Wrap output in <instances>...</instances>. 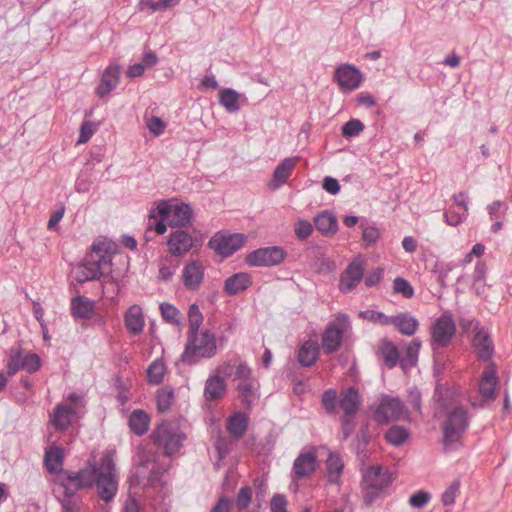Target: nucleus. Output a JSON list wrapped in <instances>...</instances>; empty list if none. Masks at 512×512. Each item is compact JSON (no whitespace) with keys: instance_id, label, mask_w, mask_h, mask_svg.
<instances>
[{"instance_id":"f257e3e1","label":"nucleus","mask_w":512,"mask_h":512,"mask_svg":"<svg viewBox=\"0 0 512 512\" xmlns=\"http://www.w3.org/2000/svg\"><path fill=\"white\" fill-rule=\"evenodd\" d=\"M65 478L60 480L64 488V497L61 501L63 512H77L74 495L82 489L96 486L97 496L104 502H111L118 492V476L114 459L111 454L105 453L99 461L88 460L76 472H63Z\"/></svg>"},{"instance_id":"f03ea898","label":"nucleus","mask_w":512,"mask_h":512,"mask_svg":"<svg viewBox=\"0 0 512 512\" xmlns=\"http://www.w3.org/2000/svg\"><path fill=\"white\" fill-rule=\"evenodd\" d=\"M470 421L468 410L462 405L455 406L446 412V417L441 424V443L445 452L456 451L462 447Z\"/></svg>"},{"instance_id":"7ed1b4c3","label":"nucleus","mask_w":512,"mask_h":512,"mask_svg":"<svg viewBox=\"0 0 512 512\" xmlns=\"http://www.w3.org/2000/svg\"><path fill=\"white\" fill-rule=\"evenodd\" d=\"M217 353L215 334L204 329L193 335H187L184 350L179 361L186 366H194L202 359H211Z\"/></svg>"},{"instance_id":"20e7f679","label":"nucleus","mask_w":512,"mask_h":512,"mask_svg":"<svg viewBox=\"0 0 512 512\" xmlns=\"http://www.w3.org/2000/svg\"><path fill=\"white\" fill-rule=\"evenodd\" d=\"M112 256L108 252L106 244L102 241L93 242L91 252L77 266L75 280L79 284L99 279L103 275L106 266H110Z\"/></svg>"},{"instance_id":"39448f33","label":"nucleus","mask_w":512,"mask_h":512,"mask_svg":"<svg viewBox=\"0 0 512 512\" xmlns=\"http://www.w3.org/2000/svg\"><path fill=\"white\" fill-rule=\"evenodd\" d=\"M392 483L390 472L382 466H369L362 470V496L366 506H371L386 494Z\"/></svg>"},{"instance_id":"423d86ee","label":"nucleus","mask_w":512,"mask_h":512,"mask_svg":"<svg viewBox=\"0 0 512 512\" xmlns=\"http://www.w3.org/2000/svg\"><path fill=\"white\" fill-rule=\"evenodd\" d=\"M151 438L165 456L171 457L181 449L187 436L178 423L164 420L154 428Z\"/></svg>"},{"instance_id":"0eeeda50","label":"nucleus","mask_w":512,"mask_h":512,"mask_svg":"<svg viewBox=\"0 0 512 512\" xmlns=\"http://www.w3.org/2000/svg\"><path fill=\"white\" fill-rule=\"evenodd\" d=\"M456 333V324L450 313H444L433 323L431 327V347L434 354V361L438 350L447 347Z\"/></svg>"},{"instance_id":"6e6552de","label":"nucleus","mask_w":512,"mask_h":512,"mask_svg":"<svg viewBox=\"0 0 512 512\" xmlns=\"http://www.w3.org/2000/svg\"><path fill=\"white\" fill-rule=\"evenodd\" d=\"M407 416L408 411L400 398L389 395L381 397L374 411V419L380 425L405 419Z\"/></svg>"},{"instance_id":"1a4fd4ad","label":"nucleus","mask_w":512,"mask_h":512,"mask_svg":"<svg viewBox=\"0 0 512 512\" xmlns=\"http://www.w3.org/2000/svg\"><path fill=\"white\" fill-rule=\"evenodd\" d=\"M287 252L280 246L257 248L245 257V263L250 267H272L281 264Z\"/></svg>"},{"instance_id":"9d476101","label":"nucleus","mask_w":512,"mask_h":512,"mask_svg":"<svg viewBox=\"0 0 512 512\" xmlns=\"http://www.w3.org/2000/svg\"><path fill=\"white\" fill-rule=\"evenodd\" d=\"M247 241L243 233H226L219 231L209 240L208 246L222 257H229L239 250Z\"/></svg>"},{"instance_id":"9b49d317","label":"nucleus","mask_w":512,"mask_h":512,"mask_svg":"<svg viewBox=\"0 0 512 512\" xmlns=\"http://www.w3.org/2000/svg\"><path fill=\"white\" fill-rule=\"evenodd\" d=\"M348 324L347 314H339L335 321L328 324L322 335V346L327 354H333L340 348Z\"/></svg>"},{"instance_id":"f8f14e48","label":"nucleus","mask_w":512,"mask_h":512,"mask_svg":"<svg viewBox=\"0 0 512 512\" xmlns=\"http://www.w3.org/2000/svg\"><path fill=\"white\" fill-rule=\"evenodd\" d=\"M170 213V202L161 200L151 207L149 210V217L147 221V230L155 231L157 234L162 235L167 231L168 218Z\"/></svg>"},{"instance_id":"ddd939ff","label":"nucleus","mask_w":512,"mask_h":512,"mask_svg":"<svg viewBox=\"0 0 512 512\" xmlns=\"http://www.w3.org/2000/svg\"><path fill=\"white\" fill-rule=\"evenodd\" d=\"M158 464L152 458L142 455L139 464L135 467L131 475V481L136 485H145L159 479L160 474L157 470Z\"/></svg>"},{"instance_id":"4468645a","label":"nucleus","mask_w":512,"mask_h":512,"mask_svg":"<svg viewBox=\"0 0 512 512\" xmlns=\"http://www.w3.org/2000/svg\"><path fill=\"white\" fill-rule=\"evenodd\" d=\"M335 79L344 93L357 89L363 79L358 68L351 64L340 65L335 71Z\"/></svg>"},{"instance_id":"2eb2a0df","label":"nucleus","mask_w":512,"mask_h":512,"mask_svg":"<svg viewBox=\"0 0 512 512\" xmlns=\"http://www.w3.org/2000/svg\"><path fill=\"white\" fill-rule=\"evenodd\" d=\"M471 346L481 362H488L494 356V343L489 330L485 327L473 335Z\"/></svg>"},{"instance_id":"dca6fc26","label":"nucleus","mask_w":512,"mask_h":512,"mask_svg":"<svg viewBox=\"0 0 512 512\" xmlns=\"http://www.w3.org/2000/svg\"><path fill=\"white\" fill-rule=\"evenodd\" d=\"M167 246L171 256L182 257L193 248L194 239L188 231L176 229L170 232Z\"/></svg>"},{"instance_id":"f3484780","label":"nucleus","mask_w":512,"mask_h":512,"mask_svg":"<svg viewBox=\"0 0 512 512\" xmlns=\"http://www.w3.org/2000/svg\"><path fill=\"white\" fill-rule=\"evenodd\" d=\"M364 276V266L360 261H352L341 273L339 279V290L342 293L353 291L361 282Z\"/></svg>"},{"instance_id":"a211bd4d","label":"nucleus","mask_w":512,"mask_h":512,"mask_svg":"<svg viewBox=\"0 0 512 512\" xmlns=\"http://www.w3.org/2000/svg\"><path fill=\"white\" fill-rule=\"evenodd\" d=\"M458 397V388L446 384H437L433 394L434 402L441 412H448L458 406Z\"/></svg>"},{"instance_id":"6ab92c4d","label":"nucleus","mask_w":512,"mask_h":512,"mask_svg":"<svg viewBox=\"0 0 512 512\" xmlns=\"http://www.w3.org/2000/svg\"><path fill=\"white\" fill-rule=\"evenodd\" d=\"M204 279V266L199 260L188 262L182 270V280L188 290H198Z\"/></svg>"},{"instance_id":"aec40b11","label":"nucleus","mask_w":512,"mask_h":512,"mask_svg":"<svg viewBox=\"0 0 512 512\" xmlns=\"http://www.w3.org/2000/svg\"><path fill=\"white\" fill-rule=\"evenodd\" d=\"M317 455L313 450L301 452L293 462L292 472L298 479L310 476L316 470Z\"/></svg>"},{"instance_id":"412c9836","label":"nucleus","mask_w":512,"mask_h":512,"mask_svg":"<svg viewBox=\"0 0 512 512\" xmlns=\"http://www.w3.org/2000/svg\"><path fill=\"white\" fill-rule=\"evenodd\" d=\"M218 98L220 105L230 114L237 113L248 102L244 94L232 88H222L219 91Z\"/></svg>"},{"instance_id":"4be33fe9","label":"nucleus","mask_w":512,"mask_h":512,"mask_svg":"<svg viewBox=\"0 0 512 512\" xmlns=\"http://www.w3.org/2000/svg\"><path fill=\"white\" fill-rule=\"evenodd\" d=\"M192 209L189 204H171L168 225L172 228L183 229L191 224Z\"/></svg>"},{"instance_id":"5701e85b","label":"nucleus","mask_w":512,"mask_h":512,"mask_svg":"<svg viewBox=\"0 0 512 512\" xmlns=\"http://www.w3.org/2000/svg\"><path fill=\"white\" fill-rule=\"evenodd\" d=\"M249 420V413L242 411H235L227 418L226 429L233 439L239 440L246 434Z\"/></svg>"},{"instance_id":"b1692460","label":"nucleus","mask_w":512,"mask_h":512,"mask_svg":"<svg viewBox=\"0 0 512 512\" xmlns=\"http://www.w3.org/2000/svg\"><path fill=\"white\" fill-rule=\"evenodd\" d=\"M252 283V276L249 273L238 272L224 281L223 291L228 296H235L246 291Z\"/></svg>"},{"instance_id":"393cba45","label":"nucleus","mask_w":512,"mask_h":512,"mask_svg":"<svg viewBox=\"0 0 512 512\" xmlns=\"http://www.w3.org/2000/svg\"><path fill=\"white\" fill-rule=\"evenodd\" d=\"M124 324L132 335H139L143 332L145 319L142 308L139 305L134 304L127 309L124 314Z\"/></svg>"},{"instance_id":"a878e982","label":"nucleus","mask_w":512,"mask_h":512,"mask_svg":"<svg viewBox=\"0 0 512 512\" xmlns=\"http://www.w3.org/2000/svg\"><path fill=\"white\" fill-rule=\"evenodd\" d=\"M390 325H393L402 335L412 336L419 327L417 318L408 312H400L391 316Z\"/></svg>"},{"instance_id":"bb28decb","label":"nucleus","mask_w":512,"mask_h":512,"mask_svg":"<svg viewBox=\"0 0 512 512\" xmlns=\"http://www.w3.org/2000/svg\"><path fill=\"white\" fill-rule=\"evenodd\" d=\"M238 399L246 412H251L256 401L259 399V393L255 386L248 381H241L237 384Z\"/></svg>"},{"instance_id":"cd10ccee","label":"nucleus","mask_w":512,"mask_h":512,"mask_svg":"<svg viewBox=\"0 0 512 512\" xmlns=\"http://www.w3.org/2000/svg\"><path fill=\"white\" fill-rule=\"evenodd\" d=\"M316 229L325 237H332L338 231L337 217L327 210H324L314 218Z\"/></svg>"},{"instance_id":"c85d7f7f","label":"nucleus","mask_w":512,"mask_h":512,"mask_svg":"<svg viewBox=\"0 0 512 512\" xmlns=\"http://www.w3.org/2000/svg\"><path fill=\"white\" fill-rule=\"evenodd\" d=\"M64 461V450L58 446H52L46 450L44 456V464L47 471L51 474L60 472V480L65 478L63 472L66 470L62 469Z\"/></svg>"},{"instance_id":"c756f323","label":"nucleus","mask_w":512,"mask_h":512,"mask_svg":"<svg viewBox=\"0 0 512 512\" xmlns=\"http://www.w3.org/2000/svg\"><path fill=\"white\" fill-rule=\"evenodd\" d=\"M120 69L118 66H109L102 75L101 83L97 87V95L101 98L107 96L119 84Z\"/></svg>"},{"instance_id":"7c9ffc66","label":"nucleus","mask_w":512,"mask_h":512,"mask_svg":"<svg viewBox=\"0 0 512 512\" xmlns=\"http://www.w3.org/2000/svg\"><path fill=\"white\" fill-rule=\"evenodd\" d=\"M74 415V410L65 404H58L51 416L50 423L55 430L63 432L66 431L70 425Z\"/></svg>"},{"instance_id":"2f4dec72","label":"nucleus","mask_w":512,"mask_h":512,"mask_svg":"<svg viewBox=\"0 0 512 512\" xmlns=\"http://www.w3.org/2000/svg\"><path fill=\"white\" fill-rule=\"evenodd\" d=\"M339 405L343 415L356 416L360 407V395L356 388L349 387L340 396Z\"/></svg>"},{"instance_id":"473e14b6","label":"nucleus","mask_w":512,"mask_h":512,"mask_svg":"<svg viewBox=\"0 0 512 512\" xmlns=\"http://www.w3.org/2000/svg\"><path fill=\"white\" fill-rule=\"evenodd\" d=\"M498 376L494 368L487 369L483 372L479 382L480 395L488 400H494L496 397V386L498 385Z\"/></svg>"},{"instance_id":"72a5a7b5","label":"nucleus","mask_w":512,"mask_h":512,"mask_svg":"<svg viewBox=\"0 0 512 512\" xmlns=\"http://www.w3.org/2000/svg\"><path fill=\"white\" fill-rule=\"evenodd\" d=\"M227 384L224 378L219 375L210 376L204 387V397L207 401L220 399L226 392Z\"/></svg>"},{"instance_id":"f704fd0d","label":"nucleus","mask_w":512,"mask_h":512,"mask_svg":"<svg viewBox=\"0 0 512 512\" xmlns=\"http://www.w3.org/2000/svg\"><path fill=\"white\" fill-rule=\"evenodd\" d=\"M319 357V346L316 341H305L298 350L297 359L301 366L311 367Z\"/></svg>"},{"instance_id":"c9c22d12","label":"nucleus","mask_w":512,"mask_h":512,"mask_svg":"<svg viewBox=\"0 0 512 512\" xmlns=\"http://www.w3.org/2000/svg\"><path fill=\"white\" fill-rule=\"evenodd\" d=\"M377 353L388 369H393L397 364L400 365L399 351L391 340L383 339Z\"/></svg>"},{"instance_id":"e433bc0d","label":"nucleus","mask_w":512,"mask_h":512,"mask_svg":"<svg viewBox=\"0 0 512 512\" xmlns=\"http://www.w3.org/2000/svg\"><path fill=\"white\" fill-rule=\"evenodd\" d=\"M150 420L151 418L146 411L136 409L130 414L129 428L135 435L142 436L148 432Z\"/></svg>"},{"instance_id":"4c0bfd02","label":"nucleus","mask_w":512,"mask_h":512,"mask_svg":"<svg viewBox=\"0 0 512 512\" xmlns=\"http://www.w3.org/2000/svg\"><path fill=\"white\" fill-rule=\"evenodd\" d=\"M94 309V301L85 296H76L71 299V313L75 318L90 319Z\"/></svg>"},{"instance_id":"58836bf2","label":"nucleus","mask_w":512,"mask_h":512,"mask_svg":"<svg viewBox=\"0 0 512 512\" xmlns=\"http://www.w3.org/2000/svg\"><path fill=\"white\" fill-rule=\"evenodd\" d=\"M296 162H280L275 168L272 179L268 183V187L271 190H277L282 187L291 176Z\"/></svg>"},{"instance_id":"ea45409f","label":"nucleus","mask_w":512,"mask_h":512,"mask_svg":"<svg viewBox=\"0 0 512 512\" xmlns=\"http://www.w3.org/2000/svg\"><path fill=\"white\" fill-rule=\"evenodd\" d=\"M344 469V462L338 453L330 452L326 460L327 481L338 484Z\"/></svg>"},{"instance_id":"a19ab883","label":"nucleus","mask_w":512,"mask_h":512,"mask_svg":"<svg viewBox=\"0 0 512 512\" xmlns=\"http://www.w3.org/2000/svg\"><path fill=\"white\" fill-rule=\"evenodd\" d=\"M175 398L174 388L170 385H165L156 394L157 409L159 412H167L170 410Z\"/></svg>"},{"instance_id":"79ce46f5","label":"nucleus","mask_w":512,"mask_h":512,"mask_svg":"<svg viewBox=\"0 0 512 512\" xmlns=\"http://www.w3.org/2000/svg\"><path fill=\"white\" fill-rule=\"evenodd\" d=\"M166 366L161 358L155 359L147 368V381L151 385H158L163 381Z\"/></svg>"},{"instance_id":"37998d69","label":"nucleus","mask_w":512,"mask_h":512,"mask_svg":"<svg viewBox=\"0 0 512 512\" xmlns=\"http://www.w3.org/2000/svg\"><path fill=\"white\" fill-rule=\"evenodd\" d=\"M179 267V261L171 257H162L159 260V279L168 282L172 279Z\"/></svg>"},{"instance_id":"c03bdc74","label":"nucleus","mask_w":512,"mask_h":512,"mask_svg":"<svg viewBox=\"0 0 512 512\" xmlns=\"http://www.w3.org/2000/svg\"><path fill=\"white\" fill-rule=\"evenodd\" d=\"M204 316L200 311L199 306L193 303L188 309V331L187 335H193L200 331L203 324Z\"/></svg>"},{"instance_id":"a18cd8bd","label":"nucleus","mask_w":512,"mask_h":512,"mask_svg":"<svg viewBox=\"0 0 512 512\" xmlns=\"http://www.w3.org/2000/svg\"><path fill=\"white\" fill-rule=\"evenodd\" d=\"M384 437L387 443L400 446L409 438V431L403 426L394 425L387 430Z\"/></svg>"},{"instance_id":"49530a36","label":"nucleus","mask_w":512,"mask_h":512,"mask_svg":"<svg viewBox=\"0 0 512 512\" xmlns=\"http://www.w3.org/2000/svg\"><path fill=\"white\" fill-rule=\"evenodd\" d=\"M420 346L421 342L417 339L412 340L408 345L406 356L404 358H400V366L402 369L406 370L407 368H411L417 364Z\"/></svg>"},{"instance_id":"de8ad7c7","label":"nucleus","mask_w":512,"mask_h":512,"mask_svg":"<svg viewBox=\"0 0 512 512\" xmlns=\"http://www.w3.org/2000/svg\"><path fill=\"white\" fill-rule=\"evenodd\" d=\"M22 349L20 347H12L10 349L9 358L7 360L6 368L7 375L13 376L19 370H22Z\"/></svg>"},{"instance_id":"09e8293b","label":"nucleus","mask_w":512,"mask_h":512,"mask_svg":"<svg viewBox=\"0 0 512 512\" xmlns=\"http://www.w3.org/2000/svg\"><path fill=\"white\" fill-rule=\"evenodd\" d=\"M322 407L329 415L337 413V391L333 388L325 390L321 397Z\"/></svg>"},{"instance_id":"8fccbe9b","label":"nucleus","mask_w":512,"mask_h":512,"mask_svg":"<svg viewBox=\"0 0 512 512\" xmlns=\"http://www.w3.org/2000/svg\"><path fill=\"white\" fill-rule=\"evenodd\" d=\"M159 308H160L161 316L166 323L174 324V325L180 324V321H179L180 311L178 308H176L174 305H172L168 302L161 303Z\"/></svg>"},{"instance_id":"3c124183","label":"nucleus","mask_w":512,"mask_h":512,"mask_svg":"<svg viewBox=\"0 0 512 512\" xmlns=\"http://www.w3.org/2000/svg\"><path fill=\"white\" fill-rule=\"evenodd\" d=\"M370 442V435L368 429L366 427H362L356 437L351 442V451L356 454L358 452H363L367 449V446Z\"/></svg>"},{"instance_id":"603ef678","label":"nucleus","mask_w":512,"mask_h":512,"mask_svg":"<svg viewBox=\"0 0 512 512\" xmlns=\"http://www.w3.org/2000/svg\"><path fill=\"white\" fill-rule=\"evenodd\" d=\"M22 370L33 374L41 368V359L36 353H22Z\"/></svg>"},{"instance_id":"864d4df0","label":"nucleus","mask_w":512,"mask_h":512,"mask_svg":"<svg viewBox=\"0 0 512 512\" xmlns=\"http://www.w3.org/2000/svg\"><path fill=\"white\" fill-rule=\"evenodd\" d=\"M360 226L363 229L362 240L364 242L365 247L374 246L380 238V230L375 226H364L363 224H361Z\"/></svg>"},{"instance_id":"5fc2aeb1","label":"nucleus","mask_w":512,"mask_h":512,"mask_svg":"<svg viewBox=\"0 0 512 512\" xmlns=\"http://www.w3.org/2000/svg\"><path fill=\"white\" fill-rule=\"evenodd\" d=\"M360 317L367 319L373 323H378L383 326L390 325V321H391V316H388L381 311H375V310L361 311Z\"/></svg>"},{"instance_id":"6e6d98bb","label":"nucleus","mask_w":512,"mask_h":512,"mask_svg":"<svg viewBox=\"0 0 512 512\" xmlns=\"http://www.w3.org/2000/svg\"><path fill=\"white\" fill-rule=\"evenodd\" d=\"M458 324L464 334H467L471 331L475 334L477 330H481L484 328L483 326H481L479 320L470 316L459 317Z\"/></svg>"},{"instance_id":"4d7b16f0","label":"nucleus","mask_w":512,"mask_h":512,"mask_svg":"<svg viewBox=\"0 0 512 512\" xmlns=\"http://www.w3.org/2000/svg\"><path fill=\"white\" fill-rule=\"evenodd\" d=\"M342 441L348 440L356 428L355 416L342 415L340 417Z\"/></svg>"},{"instance_id":"13d9d810","label":"nucleus","mask_w":512,"mask_h":512,"mask_svg":"<svg viewBox=\"0 0 512 512\" xmlns=\"http://www.w3.org/2000/svg\"><path fill=\"white\" fill-rule=\"evenodd\" d=\"M252 488L250 486H243L240 488L236 496V506L239 510H245L249 507L252 501Z\"/></svg>"},{"instance_id":"bf43d9fd","label":"nucleus","mask_w":512,"mask_h":512,"mask_svg":"<svg viewBox=\"0 0 512 512\" xmlns=\"http://www.w3.org/2000/svg\"><path fill=\"white\" fill-rule=\"evenodd\" d=\"M179 3V0H142L141 4L153 12L172 8Z\"/></svg>"},{"instance_id":"052dcab7","label":"nucleus","mask_w":512,"mask_h":512,"mask_svg":"<svg viewBox=\"0 0 512 512\" xmlns=\"http://www.w3.org/2000/svg\"><path fill=\"white\" fill-rule=\"evenodd\" d=\"M395 293L402 294L405 298H411L414 295V289L409 281L402 277H397L393 283Z\"/></svg>"},{"instance_id":"680f3d73","label":"nucleus","mask_w":512,"mask_h":512,"mask_svg":"<svg viewBox=\"0 0 512 512\" xmlns=\"http://www.w3.org/2000/svg\"><path fill=\"white\" fill-rule=\"evenodd\" d=\"M98 124L92 121L84 122L80 127L78 144L86 143L92 135L97 131Z\"/></svg>"},{"instance_id":"e2e57ef3","label":"nucleus","mask_w":512,"mask_h":512,"mask_svg":"<svg viewBox=\"0 0 512 512\" xmlns=\"http://www.w3.org/2000/svg\"><path fill=\"white\" fill-rule=\"evenodd\" d=\"M431 499V494L424 490L413 493L409 498V504L413 508L420 509L424 507Z\"/></svg>"},{"instance_id":"0e129e2a","label":"nucleus","mask_w":512,"mask_h":512,"mask_svg":"<svg viewBox=\"0 0 512 512\" xmlns=\"http://www.w3.org/2000/svg\"><path fill=\"white\" fill-rule=\"evenodd\" d=\"M460 483L458 480L452 482L448 488L442 493L441 501L444 506H451L455 503L456 494L459 490Z\"/></svg>"},{"instance_id":"69168bd1","label":"nucleus","mask_w":512,"mask_h":512,"mask_svg":"<svg viewBox=\"0 0 512 512\" xmlns=\"http://www.w3.org/2000/svg\"><path fill=\"white\" fill-rule=\"evenodd\" d=\"M364 129V125L358 119H352L346 122L342 127V133L346 137H354L359 135Z\"/></svg>"},{"instance_id":"338daca9","label":"nucleus","mask_w":512,"mask_h":512,"mask_svg":"<svg viewBox=\"0 0 512 512\" xmlns=\"http://www.w3.org/2000/svg\"><path fill=\"white\" fill-rule=\"evenodd\" d=\"M467 216L468 213L466 212H458L452 209H448L444 213L445 222L453 227H456L459 224H461L464 220H466Z\"/></svg>"},{"instance_id":"774afa93","label":"nucleus","mask_w":512,"mask_h":512,"mask_svg":"<svg viewBox=\"0 0 512 512\" xmlns=\"http://www.w3.org/2000/svg\"><path fill=\"white\" fill-rule=\"evenodd\" d=\"M313 232L312 224L307 220H298L295 224V234L299 240H306Z\"/></svg>"}]
</instances>
